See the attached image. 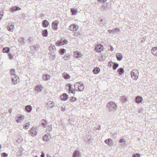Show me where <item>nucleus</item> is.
I'll list each match as a JSON object with an SVG mask.
<instances>
[{"label": "nucleus", "instance_id": "27", "mask_svg": "<svg viewBox=\"0 0 157 157\" xmlns=\"http://www.w3.org/2000/svg\"><path fill=\"white\" fill-rule=\"evenodd\" d=\"M124 69L122 68H119L117 70V72L119 74V75L121 76L124 73Z\"/></svg>", "mask_w": 157, "mask_h": 157}, {"label": "nucleus", "instance_id": "58", "mask_svg": "<svg viewBox=\"0 0 157 157\" xmlns=\"http://www.w3.org/2000/svg\"><path fill=\"white\" fill-rule=\"evenodd\" d=\"M1 12H0V15H1V16H2L3 15V14H1ZM2 18V17H0V20H1Z\"/></svg>", "mask_w": 157, "mask_h": 157}, {"label": "nucleus", "instance_id": "25", "mask_svg": "<svg viewBox=\"0 0 157 157\" xmlns=\"http://www.w3.org/2000/svg\"><path fill=\"white\" fill-rule=\"evenodd\" d=\"M12 12L16 11L17 10H20L21 8L18 6H13L10 8Z\"/></svg>", "mask_w": 157, "mask_h": 157}, {"label": "nucleus", "instance_id": "43", "mask_svg": "<svg viewBox=\"0 0 157 157\" xmlns=\"http://www.w3.org/2000/svg\"><path fill=\"white\" fill-rule=\"evenodd\" d=\"M110 141H112L111 139H109L107 140H105V142L107 144H109Z\"/></svg>", "mask_w": 157, "mask_h": 157}, {"label": "nucleus", "instance_id": "60", "mask_svg": "<svg viewBox=\"0 0 157 157\" xmlns=\"http://www.w3.org/2000/svg\"><path fill=\"white\" fill-rule=\"evenodd\" d=\"M64 109L63 108H62L61 109L62 111H64Z\"/></svg>", "mask_w": 157, "mask_h": 157}, {"label": "nucleus", "instance_id": "10", "mask_svg": "<svg viewBox=\"0 0 157 157\" xmlns=\"http://www.w3.org/2000/svg\"><path fill=\"white\" fill-rule=\"evenodd\" d=\"M14 23L12 22L11 25H10L7 27V29L9 31L12 32L14 29Z\"/></svg>", "mask_w": 157, "mask_h": 157}, {"label": "nucleus", "instance_id": "59", "mask_svg": "<svg viewBox=\"0 0 157 157\" xmlns=\"http://www.w3.org/2000/svg\"><path fill=\"white\" fill-rule=\"evenodd\" d=\"M98 1L99 2H103L102 0H98Z\"/></svg>", "mask_w": 157, "mask_h": 157}, {"label": "nucleus", "instance_id": "47", "mask_svg": "<svg viewBox=\"0 0 157 157\" xmlns=\"http://www.w3.org/2000/svg\"><path fill=\"white\" fill-rule=\"evenodd\" d=\"M1 155L2 157H7L8 155L6 153H3Z\"/></svg>", "mask_w": 157, "mask_h": 157}, {"label": "nucleus", "instance_id": "52", "mask_svg": "<svg viewBox=\"0 0 157 157\" xmlns=\"http://www.w3.org/2000/svg\"><path fill=\"white\" fill-rule=\"evenodd\" d=\"M75 90H76L77 91L78 90L77 89H76V90H75H75L72 89L70 92H71L72 94H75Z\"/></svg>", "mask_w": 157, "mask_h": 157}, {"label": "nucleus", "instance_id": "1", "mask_svg": "<svg viewBox=\"0 0 157 157\" xmlns=\"http://www.w3.org/2000/svg\"><path fill=\"white\" fill-rule=\"evenodd\" d=\"M107 106L110 111L115 110L117 107V105L116 103L112 101L109 102L107 104Z\"/></svg>", "mask_w": 157, "mask_h": 157}, {"label": "nucleus", "instance_id": "45", "mask_svg": "<svg viewBox=\"0 0 157 157\" xmlns=\"http://www.w3.org/2000/svg\"><path fill=\"white\" fill-rule=\"evenodd\" d=\"M52 130V125L50 124L48 126L47 130L49 132H50Z\"/></svg>", "mask_w": 157, "mask_h": 157}, {"label": "nucleus", "instance_id": "18", "mask_svg": "<svg viewBox=\"0 0 157 157\" xmlns=\"http://www.w3.org/2000/svg\"><path fill=\"white\" fill-rule=\"evenodd\" d=\"M120 32V29L118 28H115L111 30H109V32L110 33H118Z\"/></svg>", "mask_w": 157, "mask_h": 157}, {"label": "nucleus", "instance_id": "6", "mask_svg": "<svg viewBox=\"0 0 157 157\" xmlns=\"http://www.w3.org/2000/svg\"><path fill=\"white\" fill-rule=\"evenodd\" d=\"M12 78V82L13 84H16L19 82V79L17 75H13Z\"/></svg>", "mask_w": 157, "mask_h": 157}, {"label": "nucleus", "instance_id": "26", "mask_svg": "<svg viewBox=\"0 0 157 157\" xmlns=\"http://www.w3.org/2000/svg\"><path fill=\"white\" fill-rule=\"evenodd\" d=\"M49 136V133H47L44 136L43 140L45 141H48L49 140V139L50 138Z\"/></svg>", "mask_w": 157, "mask_h": 157}, {"label": "nucleus", "instance_id": "7", "mask_svg": "<svg viewBox=\"0 0 157 157\" xmlns=\"http://www.w3.org/2000/svg\"><path fill=\"white\" fill-rule=\"evenodd\" d=\"M78 27L75 24H72L69 27V29L71 31H76Z\"/></svg>", "mask_w": 157, "mask_h": 157}, {"label": "nucleus", "instance_id": "61", "mask_svg": "<svg viewBox=\"0 0 157 157\" xmlns=\"http://www.w3.org/2000/svg\"><path fill=\"white\" fill-rule=\"evenodd\" d=\"M103 0V2H105L107 0Z\"/></svg>", "mask_w": 157, "mask_h": 157}, {"label": "nucleus", "instance_id": "35", "mask_svg": "<svg viewBox=\"0 0 157 157\" xmlns=\"http://www.w3.org/2000/svg\"><path fill=\"white\" fill-rule=\"evenodd\" d=\"M10 49L8 47L4 48L2 50V52L4 53H8L9 52Z\"/></svg>", "mask_w": 157, "mask_h": 157}, {"label": "nucleus", "instance_id": "12", "mask_svg": "<svg viewBox=\"0 0 157 157\" xmlns=\"http://www.w3.org/2000/svg\"><path fill=\"white\" fill-rule=\"evenodd\" d=\"M143 99L140 96H137L135 99V101L137 103L139 104L141 102Z\"/></svg>", "mask_w": 157, "mask_h": 157}, {"label": "nucleus", "instance_id": "28", "mask_svg": "<svg viewBox=\"0 0 157 157\" xmlns=\"http://www.w3.org/2000/svg\"><path fill=\"white\" fill-rule=\"evenodd\" d=\"M62 75L63 77L65 79H69L70 77V75L67 74L66 73H64L62 74Z\"/></svg>", "mask_w": 157, "mask_h": 157}, {"label": "nucleus", "instance_id": "46", "mask_svg": "<svg viewBox=\"0 0 157 157\" xmlns=\"http://www.w3.org/2000/svg\"><path fill=\"white\" fill-rule=\"evenodd\" d=\"M70 100L72 102L75 101L76 100V98L72 97L71 98H70Z\"/></svg>", "mask_w": 157, "mask_h": 157}, {"label": "nucleus", "instance_id": "64", "mask_svg": "<svg viewBox=\"0 0 157 157\" xmlns=\"http://www.w3.org/2000/svg\"><path fill=\"white\" fill-rule=\"evenodd\" d=\"M1 145L0 144V148H1Z\"/></svg>", "mask_w": 157, "mask_h": 157}, {"label": "nucleus", "instance_id": "38", "mask_svg": "<svg viewBox=\"0 0 157 157\" xmlns=\"http://www.w3.org/2000/svg\"><path fill=\"white\" fill-rule=\"evenodd\" d=\"M15 72V70L13 69H12L10 70V74L11 75V78L12 77L13 75H16Z\"/></svg>", "mask_w": 157, "mask_h": 157}, {"label": "nucleus", "instance_id": "51", "mask_svg": "<svg viewBox=\"0 0 157 157\" xmlns=\"http://www.w3.org/2000/svg\"><path fill=\"white\" fill-rule=\"evenodd\" d=\"M9 56L10 59H12L13 58V56L11 53H9Z\"/></svg>", "mask_w": 157, "mask_h": 157}, {"label": "nucleus", "instance_id": "53", "mask_svg": "<svg viewBox=\"0 0 157 157\" xmlns=\"http://www.w3.org/2000/svg\"><path fill=\"white\" fill-rule=\"evenodd\" d=\"M113 63L112 62H109V64L108 65V66L109 67H111L112 66V64Z\"/></svg>", "mask_w": 157, "mask_h": 157}, {"label": "nucleus", "instance_id": "55", "mask_svg": "<svg viewBox=\"0 0 157 157\" xmlns=\"http://www.w3.org/2000/svg\"><path fill=\"white\" fill-rule=\"evenodd\" d=\"M22 141V139L21 138L20 140V141H19V140H17V142L18 143H21V142Z\"/></svg>", "mask_w": 157, "mask_h": 157}, {"label": "nucleus", "instance_id": "13", "mask_svg": "<svg viewBox=\"0 0 157 157\" xmlns=\"http://www.w3.org/2000/svg\"><path fill=\"white\" fill-rule=\"evenodd\" d=\"M61 99L63 101H66L68 98V95L66 93L63 94L60 97Z\"/></svg>", "mask_w": 157, "mask_h": 157}, {"label": "nucleus", "instance_id": "62", "mask_svg": "<svg viewBox=\"0 0 157 157\" xmlns=\"http://www.w3.org/2000/svg\"><path fill=\"white\" fill-rule=\"evenodd\" d=\"M47 157H52L51 156H49L48 155H47Z\"/></svg>", "mask_w": 157, "mask_h": 157}, {"label": "nucleus", "instance_id": "17", "mask_svg": "<svg viewBox=\"0 0 157 157\" xmlns=\"http://www.w3.org/2000/svg\"><path fill=\"white\" fill-rule=\"evenodd\" d=\"M25 118V117L23 115H21L18 117L16 121L17 123L21 122Z\"/></svg>", "mask_w": 157, "mask_h": 157}, {"label": "nucleus", "instance_id": "20", "mask_svg": "<svg viewBox=\"0 0 157 157\" xmlns=\"http://www.w3.org/2000/svg\"><path fill=\"white\" fill-rule=\"evenodd\" d=\"M43 76V78L45 81L48 80L50 78V76L48 74H44Z\"/></svg>", "mask_w": 157, "mask_h": 157}, {"label": "nucleus", "instance_id": "54", "mask_svg": "<svg viewBox=\"0 0 157 157\" xmlns=\"http://www.w3.org/2000/svg\"><path fill=\"white\" fill-rule=\"evenodd\" d=\"M124 142V141L123 139H121L119 141V142L121 143H123Z\"/></svg>", "mask_w": 157, "mask_h": 157}, {"label": "nucleus", "instance_id": "11", "mask_svg": "<svg viewBox=\"0 0 157 157\" xmlns=\"http://www.w3.org/2000/svg\"><path fill=\"white\" fill-rule=\"evenodd\" d=\"M74 57L76 58H80L81 56V53L77 51H75L74 52Z\"/></svg>", "mask_w": 157, "mask_h": 157}, {"label": "nucleus", "instance_id": "9", "mask_svg": "<svg viewBox=\"0 0 157 157\" xmlns=\"http://www.w3.org/2000/svg\"><path fill=\"white\" fill-rule=\"evenodd\" d=\"M58 21H54L52 23V27L53 29L57 30L58 29Z\"/></svg>", "mask_w": 157, "mask_h": 157}, {"label": "nucleus", "instance_id": "3", "mask_svg": "<svg viewBox=\"0 0 157 157\" xmlns=\"http://www.w3.org/2000/svg\"><path fill=\"white\" fill-rule=\"evenodd\" d=\"M131 77L134 79L136 80L138 77L139 72L136 69L133 70L131 72Z\"/></svg>", "mask_w": 157, "mask_h": 157}, {"label": "nucleus", "instance_id": "23", "mask_svg": "<svg viewBox=\"0 0 157 157\" xmlns=\"http://www.w3.org/2000/svg\"><path fill=\"white\" fill-rule=\"evenodd\" d=\"M25 110L27 112L30 113L32 110V107L30 105H27L25 107Z\"/></svg>", "mask_w": 157, "mask_h": 157}, {"label": "nucleus", "instance_id": "19", "mask_svg": "<svg viewBox=\"0 0 157 157\" xmlns=\"http://www.w3.org/2000/svg\"><path fill=\"white\" fill-rule=\"evenodd\" d=\"M151 52L154 55L157 56V47H153L151 49Z\"/></svg>", "mask_w": 157, "mask_h": 157}, {"label": "nucleus", "instance_id": "31", "mask_svg": "<svg viewBox=\"0 0 157 157\" xmlns=\"http://www.w3.org/2000/svg\"><path fill=\"white\" fill-rule=\"evenodd\" d=\"M48 32L47 30L45 29L43 30L42 32V35L44 37H47L48 36Z\"/></svg>", "mask_w": 157, "mask_h": 157}, {"label": "nucleus", "instance_id": "50", "mask_svg": "<svg viewBox=\"0 0 157 157\" xmlns=\"http://www.w3.org/2000/svg\"><path fill=\"white\" fill-rule=\"evenodd\" d=\"M19 41H20L21 43L22 44L24 42V38L23 37L20 38L19 40Z\"/></svg>", "mask_w": 157, "mask_h": 157}, {"label": "nucleus", "instance_id": "14", "mask_svg": "<svg viewBox=\"0 0 157 157\" xmlns=\"http://www.w3.org/2000/svg\"><path fill=\"white\" fill-rule=\"evenodd\" d=\"M48 49L51 52L54 53L56 51V48L54 45H51L49 47Z\"/></svg>", "mask_w": 157, "mask_h": 157}, {"label": "nucleus", "instance_id": "56", "mask_svg": "<svg viewBox=\"0 0 157 157\" xmlns=\"http://www.w3.org/2000/svg\"><path fill=\"white\" fill-rule=\"evenodd\" d=\"M42 154L41 155L40 157H44L45 156V154L43 152H42Z\"/></svg>", "mask_w": 157, "mask_h": 157}, {"label": "nucleus", "instance_id": "63", "mask_svg": "<svg viewBox=\"0 0 157 157\" xmlns=\"http://www.w3.org/2000/svg\"><path fill=\"white\" fill-rule=\"evenodd\" d=\"M33 157H38L37 156H33Z\"/></svg>", "mask_w": 157, "mask_h": 157}, {"label": "nucleus", "instance_id": "15", "mask_svg": "<svg viewBox=\"0 0 157 157\" xmlns=\"http://www.w3.org/2000/svg\"><path fill=\"white\" fill-rule=\"evenodd\" d=\"M40 124L43 127L45 128L47 126V122L46 120L44 119H43L41 120L40 122Z\"/></svg>", "mask_w": 157, "mask_h": 157}, {"label": "nucleus", "instance_id": "22", "mask_svg": "<svg viewBox=\"0 0 157 157\" xmlns=\"http://www.w3.org/2000/svg\"><path fill=\"white\" fill-rule=\"evenodd\" d=\"M116 57L117 60L120 61L122 59L123 56L122 54L120 53H117L116 55Z\"/></svg>", "mask_w": 157, "mask_h": 157}, {"label": "nucleus", "instance_id": "44", "mask_svg": "<svg viewBox=\"0 0 157 157\" xmlns=\"http://www.w3.org/2000/svg\"><path fill=\"white\" fill-rule=\"evenodd\" d=\"M61 41L62 42V44L63 45L67 44L68 42L67 40H62V39H61Z\"/></svg>", "mask_w": 157, "mask_h": 157}, {"label": "nucleus", "instance_id": "57", "mask_svg": "<svg viewBox=\"0 0 157 157\" xmlns=\"http://www.w3.org/2000/svg\"><path fill=\"white\" fill-rule=\"evenodd\" d=\"M101 126L99 124L97 127V129L100 130L101 129Z\"/></svg>", "mask_w": 157, "mask_h": 157}, {"label": "nucleus", "instance_id": "34", "mask_svg": "<svg viewBox=\"0 0 157 157\" xmlns=\"http://www.w3.org/2000/svg\"><path fill=\"white\" fill-rule=\"evenodd\" d=\"M66 51V50L64 48H61L59 51V53L61 55H63Z\"/></svg>", "mask_w": 157, "mask_h": 157}, {"label": "nucleus", "instance_id": "5", "mask_svg": "<svg viewBox=\"0 0 157 157\" xmlns=\"http://www.w3.org/2000/svg\"><path fill=\"white\" fill-rule=\"evenodd\" d=\"M95 50L97 52H101L103 51L104 48L102 45L98 44L96 46Z\"/></svg>", "mask_w": 157, "mask_h": 157}, {"label": "nucleus", "instance_id": "36", "mask_svg": "<svg viewBox=\"0 0 157 157\" xmlns=\"http://www.w3.org/2000/svg\"><path fill=\"white\" fill-rule=\"evenodd\" d=\"M71 11L72 13V14L73 15L76 14L77 12V10L75 8L71 9Z\"/></svg>", "mask_w": 157, "mask_h": 157}, {"label": "nucleus", "instance_id": "33", "mask_svg": "<svg viewBox=\"0 0 157 157\" xmlns=\"http://www.w3.org/2000/svg\"><path fill=\"white\" fill-rule=\"evenodd\" d=\"M30 124V122H28L24 125L23 128L25 129H27L29 127Z\"/></svg>", "mask_w": 157, "mask_h": 157}, {"label": "nucleus", "instance_id": "39", "mask_svg": "<svg viewBox=\"0 0 157 157\" xmlns=\"http://www.w3.org/2000/svg\"><path fill=\"white\" fill-rule=\"evenodd\" d=\"M118 64L116 63H114L113 66V70H115L118 67Z\"/></svg>", "mask_w": 157, "mask_h": 157}, {"label": "nucleus", "instance_id": "2", "mask_svg": "<svg viewBox=\"0 0 157 157\" xmlns=\"http://www.w3.org/2000/svg\"><path fill=\"white\" fill-rule=\"evenodd\" d=\"M74 87L75 90L78 89V90L82 91L84 90V86L82 82H79L75 83L74 85Z\"/></svg>", "mask_w": 157, "mask_h": 157}, {"label": "nucleus", "instance_id": "16", "mask_svg": "<svg viewBox=\"0 0 157 157\" xmlns=\"http://www.w3.org/2000/svg\"><path fill=\"white\" fill-rule=\"evenodd\" d=\"M73 157H81L80 153L78 150H76L74 151Z\"/></svg>", "mask_w": 157, "mask_h": 157}, {"label": "nucleus", "instance_id": "29", "mask_svg": "<svg viewBox=\"0 0 157 157\" xmlns=\"http://www.w3.org/2000/svg\"><path fill=\"white\" fill-rule=\"evenodd\" d=\"M120 100L121 103H124L127 101V99L126 97L124 96H122L121 97Z\"/></svg>", "mask_w": 157, "mask_h": 157}, {"label": "nucleus", "instance_id": "24", "mask_svg": "<svg viewBox=\"0 0 157 157\" xmlns=\"http://www.w3.org/2000/svg\"><path fill=\"white\" fill-rule=\"evenodd\" d=\"M100 71V69L98 67H96L94 68L93 72L94 74H98Z\"/></svg>", "mask_w": 157, "mask_h": 157}, {"label": "nucleus", "instance_id": "37", "mask_svg": "<svg viewBox=\"0 0 157 157\" xmlns=\"http://www.w3.org/2000/svg\"><path fill=\"white\" fill-rule=\"evenodd\" d=\"M31 48L36 50H37L39 48V46L37 44H35L34 46H31Z\"/></svg>", "mask_w": 157, "mask_h": 157}, {"label": "nucleus", "instance_id": "21", "mask_svg": "<svg viewBox=\"0 0 157 157\" xmlns=\"http://www.w3.org/2000/svg\"><path fill=\"white\" fill-rule=\"evenodd\" d=\"M49 24V22L46 20H44L42 23V25L44 27H48V26Z\"/></svg>", "mask_w": 157, "mask_h": 157}, {"label": "nucleus", "instance_id": "4", "mask_svg": "<svg viewBox=\"0 0 157 157\" xmlns=\"http://www.w3.org/2000/svg\"><path fill=\"white\" fill-rule=\"evenodd\" d=\"M38 130L37 127L36 126H33L30 129V133L31 136H36L37 134V131Z\"/></svg>", "mask_w": 157, "mask_h": 157}, {"label": "nucleus", "instance_id": "42", "mask_svg": "<svg viewBox=\"0 0 157 157\" xmlns=\"http://www.w3.org/2000/svg\"><path fill=\"white\" fill-rule=\"evenodd\" d=\"M62 42L61 41V40H58L57 41L56 43V45L58 46H60V45H61L62 44Z\"/></svg>", "mask_w": 157, "mask_h": 157}, {"label": "nucleus", "instance_id": "32", "mask_svg": "<svg viewBox=\"0 0 157 157\" xmlns=\"http://www.w3.org/2000/svg\"><path fill=\"white\" fill-rule=\"evenodd\" d=\"M47 105L49 106L50 107L52 108L54 106L55 103L52 101H49L47 103Z\"/></svg>", "mask_w": 157, "mask_h": 157}, {"label": "nucleus", "instance_id": "41", "mask_svg": "<svg viewBox=\"0 0 157 157\" xmlns=\"http://www.w3.org/2000/svg\"><path fill=\"white\" fill-rule=\"evenodd\" d=\"M56 57L55 54H51L50 56V58L52 60H54L55 59V57Z\"/></svg>", "mask_w": 157, "mask_h": 157}, {"label": "nucleus", "instance_id": "49", "mask_svg": "<svg viewBox=\"0 0 157 157\" xmlns=\"http://www.w3.org/2000/svg\"><path fill=\"white\" fill-rule=\"evenodd\" d=\"M108 50L111 51H113L114 50V49L112 46H109L108 48Z\"/></svg>", "mask_w": 157, "mask_h": 157}, {"label": "nucleus", "instance_id": "40", "mask_svg": "<svg viewBox=\"0 0 157 157\" xmlns=\"http://www.w3.org/2000/svg\"><path fill=\"white\" fill-rule=\"evenodd\" d=\"M67 86L68 87V91H71L73 89L72 88L71 85L70 84H68L67 85Z\"/></svg>", "mask_w": 157, "mask_h": 157}, {"label": "nucleus", "instance_id": "30", "mask_svg": "<svg viewBox=\"0 0 157 157\" xmlns=\"http://www.w3.org/2000/svg\"><path fill=\"white\" fill-rule=\"evenodd\" d=\"M71 57V56L68 54H66L65 56H63V58L65 60H67L69 59Z\"/></svg>", "mask_w": 157, "mask_h": 157}, {"label": "nucleus", "instance_id": "8", "mask_svg": "<svg viewBox=\"0 0 157 157\" xmlns=\"http://www.w3.org/2000/svg\"><path fill=\"white\" fill-rule=\"evenodd\" d=\"M43 88L44 87L42 86L36 85L35 87V92H40Z\"/></svg>", "mask_w": 157, "mask_h": 157}, {"label": "nucleus", "instance_id": "48", "mask_svg": "<svg viewBox=\"0 0 157 157\" xmlns=\"http://www.w3.org/2000/svg\"><path fill=\"white\" fill-rule=\"evenodd\" d=\"M132 157H140V155L139 154H135L133 155Z\"/></svg>", "mask_w": 157, "mask_h": 157}]
</instances>
